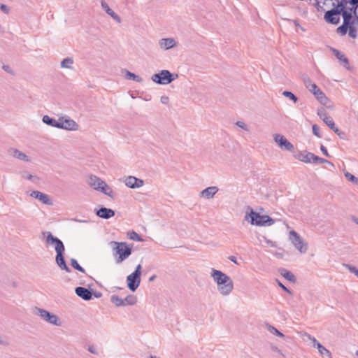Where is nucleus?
I'll return each instance as SVG.
<instances>
[{
    "label": "nucleus",
    "mask_w": 358,
    "mask_h": 358,
    "mask_svg": "<svg viewBox=\"0 0 358 358\" xmlns=\"http://www.w3.org/2000/svg\"><path fill=\"white\" fill-rule=\"evenodd\" d=\"M317 115L319 117L324 121V117H328L329 115H327V111L324 108L319 109L317 110Z\"/></svg>",
    "instance_id": "nucleus-45"
},
{
    "label": "nucleus",
    "mask_w": 358,
    "mask_h": 358,
    "mask_svg": "<svg viewBox=\"0 0 358 358\" xmlns=\"http://www.w3.org/2000/svg\"><path fill=\"white\" fill-rule=\"evenodd\" d=\"M210 277L217 285L218 292L224 296L229 295L234 289L231 278L221 271L212 268Z\"/></svg>",
    "instance_id": "nucleus-1"
},
{
    "label": "nucleus",
    "mask_w": 358,
    "mask_h": 358,
    "mask_svg": "<svg viewBox=\"0 0 358 358\" xmlns=\"http://www.w3.org/2000/svg\"><path fill=\"white\" fill-rule=\"evenodd\" d=\"M30 196L41 201L44 204H47V205L52 204V201H50L49 196L47 194H45L43 192H41L39 191H37V190L32 191L30 193Z\"/></svg>",
    "instance_id": "nucleus-19"
},
{
    "label": "nucleus",
    "mask_w": 358,
    "mask_h": 358,
    "mask_svg": "<svg viewBox=\"0 0 358 358\" xmlns=\"http://www.w3.org/2000/svg\"><path fill=\"white\" fill-rule=\"evenodd\" d=\"M353 13L350 11L348 9H344L343 13H342V17L343 18V23H345V24H348L349 25H353L355 24V20H352V15H353Z\"/></svg>",
    "instance_id": "nucleus-24"
},
{
    "label": "nucleus",
    "mask_w": 358,
    "mask_h": 358,
    "mask_svg": "<svg viewBox=\"0 0 358 358\" xmlns=\"http://www.w3.org/2000/svg\"><path fill=\"white\" fill-rule=\"evenodd\" d=\"M304 336L312 342L313 347L317 348L320 354L322 356H326L328 358H332V355L330 351L327 350L324 346H323L321 343H320L315 337L307 333H306Z\"/></svg>",
    "instance_id": "nucleus-10"
},
{
    "label": "nucleus",
    "mask_w": 358,
    "mask_h": 358,
    "mask_svg": "<svg viewBox=\"0 0 358 358\" xmlns=\"http://www.w3.org/2000/svg\"><path fill=\"white\" fill-rule=\"evenodd\" d=\"M334 8L327 10L324 16V19L326 22L331 24H338L340 22V15H342V13L344 10L342 8H339L338 6L333 3Z\"/></svg>",
    "instance_id": "nucleus-6"
},
{
    "label": "nucleus",
    "mask_w": 358,
    "mask_h": 358,
    "mask_svg": "<svg viewBox=\"0 0 358 358\" xmlns=\"http://www.w3.org/2000/svg\"><path fill=\"white\" fill-rule=\"evenodd\" d=\"M303 80L304 85L308 90L311 89L312 86H314L315 85L308 76H304Z\"/></svg>",
    "instance_id": "nucleus-41"
},
{
    "label": "nucleus",
    "mask_w": 358,
    "mask_h": 358,
    "mask_svg": "<svg viewBox=\"0 0 358 358\" xmlns=\"http://www.w3.org/2000/svg\"><path fill=\"white\" fill-rule=\"evenodd\" d=\"M315 6H316L317 9L318 10H321V11H324V9L323 8V7L320 5V1H319V0H316Z\"/></svg>",
    "instance_id": "nucleus-56"
},
{
    "label": "nucleus",
    "mask_w": 358,
    "mask_h": 358,
    "mask_svg": "<svg viewBox=\"0 0 358 358\" xmlns=\"http://www.w3.org/2000/svg\"><path fill=\"white\" fill-rule=\"evenodd\" d=\"M103 182L100 178L94 175L90 176L87 180V184L97 191H99Z\"/></svg>",
    "instance_id": "nucleus-21"
},
{
    "label": "nucleus",
    "mask_w": 358,
    "mask_h": 358,
    "mask_svg": "<svg viewBox=\"0 0 358 358\" xmlns=\"http://www.w3.org/2000/svg\"><path fill=\"white\" fill-rule=\"evenodd\" d=\"M349 27V24L343 23L342 25H341L336 29V32L342 36H344L347 34Z\"/></svg>",
    "instance_id": "nucleus-35"
},
{
    "label": "nucleus",
    "mask_w": 358,
    "mask_h": 358,
    "mask_svg": "<svg viewBox=\"0 0 358 358\" xmlns=\"http://www.w3.org/2000/svg\"><path fill=\"white\" fill-rule=\"evenodd\" d=\"M0 8H1V10L6 14H8L10 11V9L8 8V7L4 4H1L0 6Z\"/></svg>",
    "instance_id": "nucleus-51"
},
{
    "label": "nucleus",
    "mask_w": 358,
    "mask_h": 358,
    "mask_svg": "<svg viewBox=\"0 0 358 358\" xmlns=\"http://www.w3.org/2000/svg\"><path fill=\"white\" fill-rule=\"evenodd\" d=\"M313 163H314V164H318V163H320V164H330V166L331 167L334 168V165L333 163H331V162H329L325 159L319 157L315 155H314Z\"/></svg>",
    "instance_id": "nucleus-34"
},
{
    "label": "nucleus",
    "mask_w": 358,
    "mask_h": 358,
    "mask_svg": "<svg viewBox=\"0 0 358 358\" xmlns=\"http://www.w3.org/2000/svg\"><path fill=\"white\" fill-rule=\"evenodd\" d=\"M142 266L138 264L134 271L127 277V287L131 292H135L141 283Z\"/></svg>",
    "instance_id": "nucleus-5"
},
{
    "label": "nucleus",
    "mask_w": 358,
    "mask_h": 358,
    "mask_svg": "<svg viewBox=\"0 0 358 358\" xmlns=\"http://www.w3.org/2000/svg\"><path fill=\"white\" fill-rule=\"evenodd\" d=\"M311 93L314 94L315 98L323 105H326L328 101V98L327 96L322 92V90L316 85L311 87V89L309 90Z\"/></svg>",
    "instance_id": "nucleus-15"
},
{
    "label": "nucleus",
    "mask_w": 358,
    "mask_h": 358,
    "mask_svg": "<svg viewBox=\"0 0 358 358\" xmlns=\"http://www.w3.org/2000/svg\"><path fill=\"white\" fill-rule=\"evenodd\" d=\"M229 259L230 261H231L232 262H234V264H237V265H238V264H238V262H237V260H236V257H234V256H229Z\"/></svg>",
    "instance_id": "nucleus-57"
},
{
    "label": "nucleus",
    "mask_w": 358,
    "mask_h": 358,
    "mask_svg": "<svg viewBox=\"0 0 358 358\" xmlns=\"http://www.w3.org/2000/svg\"><path fill=\"white\" fill-rule=\"evenodd\" d=\"M2 68H3V69L5 71L8 72V73H12V71H11V69H10V66H8V65H3Z\"/></svg>",
    "instance_id": "nucleus-58"
},
{
    "label": "nucleus",
    "mask_w": 358,
    "mask_h": 358,
    "mask_svg": "<svg viewBox=\"0 0 358 358\" xmlns=\"http://www.w3.org/2000/svg\"><path fill=\"white\" fill-rule=\"evenodd\" d=\"M101 6L106 11V13L110 15L113 20L117 23H121L122 20L120 17L116 14L108 5L104 0H101Z\"/></svg>",
    "instance_id": "nucleus-20"
},
{
    "label": "nucleus",
    "mask_w": 358,
    "mask_h": 358,
    "mask_svg": "<svg viewBox=\"0 0 358 358\" xmlns=\"http://www.w3.org/2000/svg\"><path fill=\"white\" fill-rule=\"evenodd\" d=\"M283 96L289 98L293 102L296 103L298 101L297 96L294 94L292 92L289 91H284L282 94Z\"/></svg>",
    "instance_id": "nucleus-40"
},
{
    "label": "nucleus",
    "mask_w": 358,
    "mask_h": 358,
    "mask_svg": "<svg viewBox=\"0 0 358 358\" xmlns=\"http://www.w3.org/2000/svg\"><path fill=\"white\" fill-rule=\"evenodd\" d=\"M274 141L282 149L289 152H293L294 150V145L282 135L275 134Z\"/></svg>",
    "instance_id": "nucleus-12"
},
{
    "label": "nucleus",
    "mask_w": 358,
    "mask_h": 358,
    "mask_svg": "<svg viewBox=\"0 0 358 358\" xmlns=\"http://www.w3.org/2000/svg\"><path fill=\"white\" fill-rule=\"evenodd\" d=\"M178 77V74L171 73L168 70H162L152 76L151 80L159 85H168Z\"/></svg>",
    "instance_id": "nucleus-4"
},
{
    "label": "nucleus",
    "mask_w": 358,
    "mask_h": 358,
    "mask_svg": "<svg viewBox=\"0 0 358 358\" xmlns=\"http://www.w3.org/2000/svg\"><path fill=\"white\" fill-rule=\"evenodd\" d=\"M346 266L348 268L351 273H354L356 276L358 277V269L356 267L350 265H346Z\"/></svg>",
    "instance_id": "nucleus-50"
},
{
    "label": "nucleus",
    "mask_w": 358,
    "mask_h": 358,
    "mask_svg": "<svg viewBox=\"0 0 358 358\" xmlns=\"http://www.w3.org/2000/svg\"><path fill=\"white\" fill-rule=\"evenodd\" d=\"M155 278H156V275H152L151 277H150V278H149V281H150V282H152V281H153Z\"/></svg>",
    "instance_id": "nucleus-62"
},
{
    "label": "nucleus",
    "mask_w": 358,
    "mask_h": 358,
    "mask_svg": "<svg viewBox=\"0 0 358 358\" xmlns=\"http://www.w3.org/2000/svg\"><path fill=\"white\" fill-rule=\"evenodd\" d=\"M324 122L331 129H334L335 123L333 118L330 116L324 117Z\"/></svg>",
    "instance_id": "nucleus-42"
},
{
    "label": "nucleus",
    "mask_w": 358,
    "mask_h": 358,
    "mask_svg": "<svg viewBox=\"0 0 358 358\" xmlns=\"http://www.w3.org/2000/svg\"><path fill=\"white\" fill-rule=\"evenodd\" d=\"M313 133L314 134V135L317 136V137H320V127L317 125V124H314L313 125Z\"/></svg>",
    "instance_id": "nucleus-47"
},
{
    "label": "nucleus",
    "mask_w": 358,
    "mask_h": 358,
    "mask_svg": "<svg viewBox=\"0 0 358 358\" xmlns=\"http://www.w3.org/2000/svg\"><path fill=\"white\" fill-rule=\"evenodd\" d=\"M73 62L72 57H66L61 62V67L63 69H73Z\"/></svg>",
    "instance_id": "nucleus-29"
},
{
    "label": "nucleus",
    "mask_w": 358,
    "mask_h": 358,
    "mask_svg": "<svg viewBox=\"0 0 358 358\" xmlns=\"http://www.w3.org/2000/svg\"><path fill=\"white\" fill-rule=\"evenodd\" d=\"M278 282V285L282 289H284L285 292H287V293H289V294H292V292L288 289L282 283H281L279 280H277Z\"/></svg>",
    "instance_id": "nucleus-52"
},
{
    "label": "nucleus",
    "mask_w": 358,
    "mask_h": 358,
    "mask_svg": "<svg viewBox=\"0 0 358 358\" xmlns=\"http://www.w3.org/2000/svg\"><path fill=\"white\" fill-rule=\"evenodd\" d=\"M336 3L339 8H342L343 9H347L346 6L348 3H349V1H348V0H337Z\"/></svg>",
    "instance_id": "nucleus-46"
},
{
    "label": "nucleus",
    "mask_w": 358,
    "mask_h": 358,
    "mask_svg": "<svg viewBox=\"0 0 358 358\" xmlns=\"http://www.w3.org/2000/svg\"><path fill=\"white\" fill-rule=\"evenodd\" d=\"M348 35L350 37L352 38H355L357 37V30L353 27V25H350V27L348 28Z\"/></svg>",
    "instance_id": "nucleus-44"
},
{
    "label": "nucleus",
    "mask_w": 358,
    "mask_h": 358,
    "mask_svg": "<svg viewBox=\"0 0 358 358\" xmlns=\"http://www.w3.org/2000/svg\"><path fill=\"white\" fill-rule=\"evenodd\" d=\"M177 45V43L173 38H164L159 41V46L164 50H169Z\"/></svg>",
    "instance_id": "nucleus-17"
},
{
    "label": "nucleus",
    "mask_w": 358,
    "mask_h": 358,
    "mask_svg": "<svg viewBox=\"0 0 358 358\" xmlns=\"http://www.w3.org/2000/svg\"><path fill=\"white\" fill-rule=\"evenodd\" d=\"M341 139H345V134L343 131H341L340 134H338V135Z\"/></svg>",
    "instance_id": "nucleus-59"
},
{
    "label": "nucleus",
    "mask_w": 358,
    "mask_h": 358,
    "mask_svg": "<svg viewBox=\"0 0 358 358\" xmlns=\"http://www.w3.org/2000/svg\"><path fill=\"white\" fill-rule=\"evenodd\" d=\"M76 294L85 301H89L92 299V292L85 287H78L75 289Z\"/></svg>",
    "instance_id": "nucleus-18"
},
{
    "label": "nucleus",
    "mask_w": 358,
    "mask_h": 358,
    "mask_svg": "<svg viewBox=\"0 0 358 358\" xmlns=\"http://www.w3.org/2000/svg\"><path fill=\"white\" fill-rule=\"evenodd\" d=\"M76 221L79 222H87L85 220H76Z\"/></svg>",
    "instance_id": "nucleus-63"
},
{
    "label": "nucleus",
    "mask_w": 358,
    "mask_h": 358,
    "mask_svg": "<svg viewBox=\"0 0 358 358\" xmlns=\"http://www.w3.org/2000/svg\"><path fill=\"white\" fill-rule=\"evenodd\" d=\"M236 124L243 129V130H245V131H248V126L245 124V122H242V121H238L236 122Z\"/></svg>",
    "instance_id": "nucleus-48"
},
{
    "label": "nucleus",
    "mask_w": 358,
    "mask_h": 358,
    "mask_svg": "<svg viewBox=\"0 0 358 358\" xmlns=\"http://www.w3.org/2000/svg\"><path fill=\"white\" fill-rule=\"evenodd\" d=\"M125 77L129 80H134L137 83H142L143 81V78L139 76L136 75L134 73H131L127 70H125Z\"/></svg>",
    "instance_id": "nucleus-31"
},
{
    "label": "nucleus",
    "mask_w": 358,
    "mask_h": 358,
    "mask_svg": "<svg viewBox=\"0 0 358 358\" xmlns=\"http://www.w3.org/2000/svg\"><path fill=\"white\" fill-rule=\"evenodd\" d=\"M9 154L14 158L17 159L19 160L30 162L31 161V157L27 155L25 153L22 151L16 149V148H10L9 150Z\"/></svg>",
    "instance_id": "nucleus-16"
},
{
    "label": "nucleus",
    "mask_w": 358,
    "mask_h": 358,
    "mask_svg": "<svg viewBox=\"0 0 358 358\" xmlns=\"http://www.w3.org/2000/svg\"><path fill=\"white\" fill-rule=\"evenodd\" d=\"M59 121V129L69 131H77L78 129V124L72 119L67 118L64 120L63 118H60Z\"/></svg>",
    "instance_id": "nucleus-14"
},
{
    "label": "nucleus",
    "mask_w": 358,
    "mask_h": 358,
    "mask_svg": "<svg viewBox=\"0 0 358 358\" xmlns=\"http://www.w3.org/2000/svg\"><path fill=\"white\" fill-rule=\"evenodd\" d=\"M111 302L115 304L116 306H124V299L120 298L117 295H113L110 298Z\"/></svg>",
    "instance_id": "nucleus-32"
},
{
    "label": "nucleus",
    "mask_w": 358,
    "mask_h": 358,
    "mask_svg": "<svg viewBox=\"0 0 358 358\" xmlns=\"http://www.w3.org/2000/svg\"><path fill=\"white\" fill-rule=\"evenodd\" d=\"M355 354L358 357V350L356 351Z\"/></svg>",
    "instance_id": "nucleus-64"
},
{
    "label": "nucleus",
    "mask_w": 358,
    "mask_h": 358,
    "mask_svg": "<svg viewBox=\"0 0 358 358\" xmlns=\"http://www.w3.org/2000/svg\"><path fill=\"white\" fill-rule=\"evenodd\" d=\"M245 220L256 226H271L274 224V220L268 215H261L254 212L252 209L250 213H247Z\"/></svg>",
    "instance_id": "nucleus-3"
},
{
    "label": "nucleus",
    "mask_w": 358,
    "mask_h": 358,
    "mask_svg": "<svg viewBox=\"0 0 358 358\" xmlns=\"http://www.w3.org/2000/svg\"><path fill=\"white\" fill-rule=\"evenodd\" d=\"M273 350L274 351H275L276 352L279 353L280 355H283V354H282V351H281L280 349H278L277 347H274V348H273Z\"/></svg>",
    "instance_id": "nucleus-60"
},
{
    "label": "nucleus",
    "mask_w": 358,
    "mask_h": 358,
    "mask_svg": "<svg viewBox=\"0 0 358 358\" xmlns=\"http://www.w3.org/2000/svg\"><path fill=\"white\" fill-rule=\"evenodd\" d=\"M36 314L39 315L44 321L51 324L60 327L62 324L61 320L57 315L51 313L45 309L36 308Z\"/></svg>",
    "instance_id": "nucleus-7"
},
{
    "label": "nucleus",
    "mask_w": 358,
    "mask_h": 358,
    "mask_svg": "<svg viewBox=\"0 0 358 358\" xmlns=\"http://www.w3.org/2000/svg\"><path fill=\"white\" fill-rule=\"evenodd\" d=\"M267 328L270 333L275 334L277 336H279L280 338H283L285 336V335L282 333H281L276 328L270 324H267Z\"/></svg>",
    "instance_id": "nucleus-37"
},
{
    "label": "nucleus",
    "mask_w": 358,
    "mask_h": 358,
    "mask_svg": "<svg viewBox=\"0 0 358 358\" xmlns=\"http://www.w3.org/2000/svg\"><path fill=\"white\" fill-rule=\"evenodd\" d=\"M337 135H338V134L341 133V131L338 129V128H337L336 127V125L334 126V129H331Z\"/></svg>",
    "instance_id": "nucleus-61"
},
{
    "label": "nucleus",
    "mask_w": 358,
    "mask_h": 358,
    "mask_svg": "<svg viewBox=\"0 0 358 358\" xmlns=\"http://www.w3.org/2000/svg\"><path fill=\"white\" fill-rule=\"evenodd\" d=\"M110 245L113 248V255L116 257L117 264L122 263L131 254V246L127 245L126 242L111 241Z\"/></svg>",
    "instance_id": "nucleus-2"
},
{
    "label": "nucleus",
    "mask_w": 358,
    "mask_h": 358,
    "mask_svg": "<svg viewBox=\"0 0 358 358\" xmlns=\"http://www.w3.org/2000/svg\"><path fill=\"white\" fill-rule=\"evenodd\" d=\"M345 176L348 180H350L354 183H358V178L357 177H355V176H353L352 174H351L348 172H346L345 173Z\"/></svg>",
    "instance_id": "nucleus-43"
},
{
    "label": "nucleus",
    "mask_w": 358,
    "mask_h": 358,
    "mask_svg": "<svg viewBox=\"0 0 358 358\" xmlns=\"http://www.w3.org/2000/svg\"><path fill=\"white\" fill-rule=\"evenodd\" d=\"M124 301V306L127 305L132 306L136 303L137 298L134 295H129L125 299Z\"/></svg>",
    "instance_id": "nucleus-33"
},
{
    "label": "nucleus",
    "mask_w": 358,
    "mask_h": 358,
    "mask_svg": "<svg viewBox=\"0 0 358 358\" xmlns=\"http://www.w3.org/2000/svg\"><path fill=\"white\" fill-rule=\"evenodd\" d=\"M349 3L352 6L350 8H348V10L353 13L354 15H357V10L358 8V0H350Z\"/></svg>",
    "instance_id": "nucleus-36"
},
{
    "label": "nucleus",
    "mask_w": 358,
    "mask_h": 358,
    "mask_svg": "<svg viewBox=\"0 0 358 358\" xmlns=\"http://www.w3.org/2000/svg\"><path fill=\"white\" fill-rule=\"evenodd\" d=\"M160 101H161V103L163 104H168L169 99L168 96H161Z\"/></svg>",
    "instance_id": "nucleus-54"
},
{
    "label": "nucleus",
    "mask_w": 358,
    "mask_h": 358,
    "mask_svg": "<svg viewBox=\"0 0 358 358\" xmlns=\"http://www.w3.org/2000/svg\"><path fill=\"white\" fill-rule=\"evenodd\" d=\"M97 216L103 219H109L115 215V211L110 208L101 207L96 212Z\"/></svg>",
    "instance_id": "nucleus-23"
},
{
    "label": "nucleus",
    "mask_w": 358,
    "mask_h": 358,
    "mask_svg": "<svg viewBox=\"0 0 358 358\" xmlns=\"http://www.w3.org/2000/svg\"><path fill=\"white\" fill-rule=\"evenodd\" d=\"M289 239L295 248L301 253H305L307 251V244L295 231L292 230L289 232Z\"/></svg>",
    "instance_id": "nucleus-9"
},
{
    "label": "nucleus",
    "mask_w": 358,
    "mask_h": 358,
    "mask_svg": "<svg viewBox=\"0 0 358 358\" xmlns=\"http://www.w3.org/2000/svg\"><path fill=\"white\" fill-rule=\"evenodd\" d=\"M41 236L46 245H55V251L61 248L64 249V245L63 242L58 238L55 237L50 231H43Z\"/></svg>",
    "instance_id": "nucleus-8"
},
{
    "label": "nucleus",
    "mask_w": 358,
    "mask_h": 358,
    "mask_svg": "<svg viewBox=\"0 0 358 358\" xmlns=\"http://www.w3.org/2000/svg\"><path fill=\"white\" fill-rule=\"evenodd\" d=\"M320 150L322 152L323 155H324L326 157H330L329 152H327V150L325 148V147L323 145H320Z\"/></svg>",
    "instance_id": "nucleus-53"
},
{
    "label": "nucleus",
    "mask_w": 358,
    "mask_h": 358,
    "mask_svg": "<svg viewBox=\"0 0 358 358\" xmlns=\"http://www.w3.org/2000/svg\"><path fill=\"white\" fill-rule=\"evenodd\" d=\"M331 50L338 59L344 62L345 64H348V58L342 52L335 48H331Z\"/></svg>",
    "instance_id": "nucleus-30"
},
{
    "label": "nucleus",
    "mask_w": 358,
    "mask_h": 358,
    "mask_svg": "<svg viewBox=\"0 0 358 358\" xmlns=\"http://www.w3.org/2000/svg\"><path fill=\"white\" fill-rule=\"evenodd\" d=\"M0 345L8 346L9 345V343L0 336Z\"/></svg>",
    "instance_id": "nucleus-55"
},
{
    "label": "nucleus",
    "mask_w": 358,
    "mask_h": 358,
    "mask_svg": "<svg viewBox=\"0 0 358 358\" xmlns=\"http://www.w3.org/2000/svg\"><path fill=\"white\" fill-rule=\"evenodd\" d=\"M21 175L24 178H26L29 180H33L34 178H36V176H34L31 174H28L27 172H22Z\"/></svg>",
    "instance_id": "nucleus-49"
},
{
    "label": "nucleus",
    "mask_w": 358,
    "mask_h": 358,
    "mask_svg": "<svg viewBox=\"0 0 358 358\" xmlns=\"http://www.w3.org/2000/svg\"><path fill=\"white\" fill-rule=\"evenodd\" d=\"M123 181L125 185L131 189L140 188L145 184L143 180L132 176L125 177Z\"/></svg>",
    "instance_id": "nucleus-11"
},
{
    "label": "nucleus",
    "mask_w": 358,
    "mask_h": 358,
    "mask_svg": "<svg viewBox=\"0 0 358 358\" xmlns=\"http://www.w3.org/2000/svg\"><path fill=\"white\" fill-rule=\"evenodd\" d=\"M99 191L108 196L110 198L114 197L113 189L109 185H108L106 182H103V185L101 186Z\"/></svg>",
    "instance_id": "nucleus-27"
},
{
    "label": "nucleus",
    "mask_w": 358,
    "mask_h": 358,
    "mask_svg": "<svg viewBox=\"0 0 358 358\" xmlns=\"http://www.w3.org/2000/svg\"><path fill=\"white\" fill-rule=\"evenodd\" d=\"M64 250H65V248L64 247V249L61 248V249L55 251L56 253H57V255H56V257H55V261H56V263H57V266L62 270H65L66 272H70L71 269L66 265V262L64 260Z\"/></svg>",
    "instance_id": "nucleus-13"
},
{
    "label": "nucleus",
    "mask_w": 358,
    "mask_h": 358,
    "mask_svg": "<svg viewBox=\"0 0 358 358\" xmlns=\"http://www.w3.org/2000/svg\"><path fill=\"white\" fill-rule=\"evenodd\" d=\"M218 190L219 189L217 187L210 186L202 190L200 193V196L206 199H210L213 198Z\"/></svg>",
    "instance_id": "nucleus-22"
},
{
    "label": "nucleus",
    "mask_w": 358,
    "mask_h": 358,
    "mask_svg": "<svg viewBox=\"0 0 358 358\" xmlns=\"http://www.w3.org/2000/svg\"><path fill=\"white\" fill-rule=\"evenodd\" d=\"M280 275L284 277L286 280H289L291 282H294L296 281V278L294 275L290 271H287L285 268H281L279 271Z\"/></svg>",
    "instance_id": "nucleus-28"
},
{
    "label": "nucleus",
    "mask_w": 358,
    "mask_h": 358,
    "mask_svg": "<svg viewBox=\"0 0 358 358\" xmlns=\"http://www.w3.org/2000/svg\"><path fill=\"white\" fill-rule=\"evenodd\" d=\"M71 265L75 269H76V270H78V271H80L82 273H85V270L78 263L76 259H71Z\"/></svg>",
    "instance_id": "nucleus-39"
},
{
    "label": "nucleus",
    "mask_w": 358,
    "mask_h": 358,
    "mask_svg": "<svg viewBox=\"0 0 358 358\" xmlns=\"http://www.w3.org/2000/svg\"><path fill=\"white\" fill-rule=\"evenodd\" d=\"M314 154L311 152L299 153L297 159L303 162L313 163Z\"/></svg>",
    "instance_id": "nucleus-26"
},
{
    "label": "nucleus",
    "mask_w": 358,
    "mask_h": 358,
    "mask_svg": "<svg viewBox=\"0 0 358 358\" xmlns=\"http://www.w3.org/2000/svg\"><path fill=\"white\" fill-rule=\"evenodd\" d=\"M42 121L43 123L50 125L51 127L59 129L60 121H57L55 119L50 117L48 115H44L42 118Z\"/></svg>",
    "instance_id": "nucleus-25"
},
{
    "label": "nucleus",
    "mask_w": 358,
    "mask_h": 358,
    "mask_svg": "<svg viewBox=\"0 0 358 358\" xmlns=\"http://www.w3.org/2000/svg\"><path fill=\"white\" fill-rule=\"evenodd\" d=\"M127 235H128V237L131 240L140 241V242L143 241V238L134 231L128 232Z\"/></svg>",
    "instance_id": "nucleus-38"
}]
</instances>
